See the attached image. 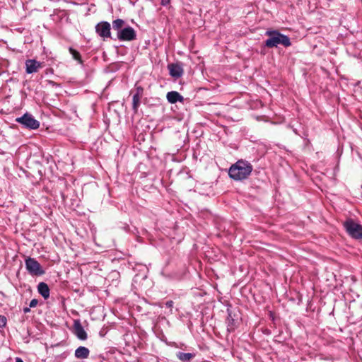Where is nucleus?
Returning <instances> with one entry per match:
<instances>
[{"label":"nucleus","mask_w":362,"mask_h":362,"mask_svg":"<svg viewBox=\"0 0 362 362\" xmlns=\"http://www.w3.org/2000/svg\"><path fill=\"white\" fill-rule=\"evenodd\" d=\"M344 226L351 238L356 240L362 239V225L349 219L344 223Z\"/></svg>","instance_id":"obj_3"},{"label":"nucleus","mask_w":362,"mask_h":362,"mask_svg":"<svg viewBox=\"0 0 362 362\" xmlns=\"http://www.w3.org/2000/svg\"><path fill=\"white\" fill-rule=\"evenodd\" d=\"M265 35L269 37L264 41V46L267 47H276L279 45L288 47L291 45L290 38L276 30H267Z\"/></svg>","instance_id":"obj_2"},{"label":"nucleus","mask_w":362,"mask_h":362,"mask_svg":"<svg viewBox=\"0 0 362 362\" xmlns=\"http://www.w3.org/2000/svg\"><path fill=\"white\" fill-rule=\"evenodd\" d=\"M7 319L4 315H0V328L6 327Z\"/></svg>","instance_id":"obj_19"},{"label":"nucleus","mask_w":362,"mask_h":362,"mask_svg":"<svg viewBox=\"0 0 362 362\" xmlns=\"http://www.w3.org/2000/svg\"><path fill=\"white\" fill-rule=\"evenodd\" d=\"M251 163L245 160H238L233 164L228 170L229 177L235 180L240 181L247 178L252 171Z\"/></svg>","instance_id":"obj_1"},{"label":"nucleus","mask_w":362,"mask_h":362,"mask_svg":"<svg viewBox=\"0 0 362 362\" xmlns=\"http://www.w3.org/2000/svg\"><path fill=\"white\" fill-rule=\"evenodd\" d=\"M69 51L70 54L72 55V57L76 60L79 64H83V60L81 59V56L80 53L74 49L73 47H70L69 49Z\"/></svg>","instance_id":"obj_18"},{"label":"nucleus","mask_w":362,"mask_h":362,"mask_svg":"<svg viewBox=\"0 0 362 362\" xmlns=\"http://www.w3.org/2000/svg\"><path fill=\"white\" fill-rule=\"evenodd\" d=\"M38 303V300L35 298L31 300V301L30 302V304H29V307L31 308H35L37 306Z\"/></svg>","instance_id":"obj_20"},{"label":"nucleus","mask_w":362,"mask_h":362,"mask_svg":"<svg viewBox=\"0 0 362 362\" xmlns=\"http://www.w3.org/2000/svg\"><path fill=\"white\" fill-rule=\"evenodd\" d=\"M144 88L141 86L135 84V93L132 97V110L134 113H137L139 107L141 105V99L144 95Z\"/></svg>","instance_id":"obj_9"},{"label":"nucleus","mask_w":362,"mask_h":362,"mask_svg":"<svg viewBox=\"0 0 362 362\" xmlns=\"http://www.w3.org/2000/svg\"><path fill=\"white\" fill-rule=\"evenodd\" d=\"M16 122L22 124L23 127L29 129H37L40 127V122L34 118V117L28 112L25 113L22 117H17Z\"/></svg>","instance_id":"obj_4"},{"label":"nucleus","mask_w":362,"mask_h":362,"mask_svg":"<svg viewBox=\"0 0 362 362\" xmlns=\"http://www.w3.org/2000/svg\"><path fill=\"white\" fill-rule=\"evenodd\" d=\"M171 0H161L160 4L163 6H166L170 4Z\"/></svg>","instance_id":"obj_21"},{"label":"nucleus","mask_w":362,"mask_h":362,"mask_svg":"<svg viewBox=\"0 0 362 362\" xmlns=\"http://www.w3.org/2000/svg\"><path fill=\"white\" fill-rule=\"evenodd\" d=\"M170 75L175 78L181 77L184 73L182 66L178 63H173L168 65Z\"/></svg>","instance_id":"obj_12"},{"label":"nucleus","mask_w":362,"mask_h":362,"mask_svg":"<svg viewBox=\"0 0 362 362\" xmlns=\"http://www.w3.org/2000/svg\"><path fill=\"white\" fill-rule=\"evenodd\" d=\"M95 28V33L104 40L107 38L112 39L111 35V25L107 21L99 22L96 24ZM113 40H116V38H113Z\"/></svg>","instance_id":"obj_7"},{"label":"nucleus","mask_w":362,"mask_h":362,"mask_svg":"<svg viewBox=\"0 0 362 362\" xmlns=\"http://www.w3.org/2000/svg\"><path fill=\"white\" fill-rule=\"evenodd\" d=\"M117 39L119 41H133L136 39V33L130 25H126L122 30L117 35Z\"/></svg>","instance_id":"obj_8"},{"label":"nucleus","mask_w":362,"mask_h":362,"mask_svg":"<svg viewBox=\"0 0 362 362\" xmlns=\"http://www.w3.org/2000/svg\"><path fill=\"white\" fill-rule=\"evenodd\" d=\"M16 362H23V361L21 358H16Z\"/></svg>","instance_id":"obj_25"},{"label":"nucleus","mask_w":362,"mask_h":362,"mask_svg":"<svg viewBox=\"0 0 362 362\" xmlns=\"http://www.w3.org/2000/svg\"><path fill=\"white\" fill-rule=\"evenodd\" d=\"M25 71L28 74H34L38 71L42 67V63L35 59H27L25 62Z\"/></svg>","instance_id":"obj_11"},{"label":"nucleus","mask_w":362,"mask_h":362,"mask_svg":"<svg viewBox=\"0 0 362 362\" xmlns=\"http://www.w3.org/2000/svg\"><path fill=\"white\" fill-rule=\"evenodd\" d=\"M126 22L121 19L117 18L112 21V29L117 32V35L119 33V30H122V29L125 27Z\"/></svg>","instance_id":"obj_17"},{"label":"nucleus","mask_w":362,"mask_h":362,"mask_svg":"<svg viewBox=\"0 0 362 362\" xmlns=\"http://www.w3.org/2000/svg\"><path fill=\"white\" fill-rule=\"evenodd\" d=\"M37 291L42 296L45 300H47L49 297V288L48 285L45 282H40L37 285Z\"/></svg>","instance_id":"obj_15"},{"label":"nucleus","mask_w":362,"mask_h":362,"mask_svg":"<svg viewBox=\"0 0 362 362\" xmlns=\"http://www.w3.org/2000/svg\"><path fill=\"white\" fill-rule=\"evenodd\" d=\"M73 333L81 341H85L88 339V334L78 319L74 320Z\"/></svg>","instance_id":"obj_10"},{"label":"nucleus","mask_w":362,"mask_h":362,"mask_svg":"<svg viewBox=\"0 0 362 362\" xmlns=\"http://www.w3.org/2000/svg\"><path fill=\"white\" fill-rule=\"evenodd\" d=\"M90 354V350L85 346H80L75 350L74 356L78 359H86Z\"/></svg>","instance_id":"obj_14"},{"label":"nucleus","mask_w":362,"mask_h":362,"mask_svg":"<svg viewBox=\"0 0 362 362\" xmlns=\"http://www.w3.org/2000/svg\"><path fill=\"white\" fill-rule=\"evenodd\" d=\"M166 98L168 103L175 104L177 102H184V98L177 91H170L167 93Z\"/></svg>","instance_id":"obj_13"},{"label":"nucleus","mask_w":362,"mask_h":362,"mask_svg":"<svg viewBox=\"0 0 362 362\" xmlns=\"http://www.w3.org/2000/svg\"><path fill=\"white\" fill-rule=\"evenodd\" d=\"M48 83L52 85V86H54L57 85V83L52 81H48Z\"/></svg>","instance_id":"obj_24"},{"label":"nucleus","mask_w":362,"mask_h":362,"mask_svg":"<svg viewBox=\"0 0 362 362\" xmlns=\"http://www.w3.org/2000/svg\"><path fill=\"white\" fill-rule=\"evenodd\" d=\"M196 356L195 353H184L182 351H177L176 353V357L182 362H189Z\"/></svg>","instance_id":"obj_16"},{"label":"nucleus","mask_w":362,"mask_h":362,"mask_svg":"<svg viewBox=\"0 0 362 362\" xmlns=\"http://www.w3.org/2000/svg\"><path fill=\"white\" fill-rule=\"evenodd\" d=\"M227 313L228 316L226 320V323L227 325V331L228 332H233L239 326L240 318L239 315L238 314V312L235 310H232L228 308Z\"/></svg>","instance_id":"obj_5"},{"label":"nucleus","mask_w":362,"mask_h":362,"mask_svg":"<svg viewBox=\"0 0 362 362\" xmlns=\"http://www.w3.org/2000/svg\"><path fill=\"white\" fill-rule=\"evenodd\" d=\"M25 267L31 275L41 276L45 274L40 264L34 258L28 257L25 259Z\"/></svg>","instance_id":"obj_6"},{"label":"nucleus","mask_w":362,"mask_h":362,"mask_svg":"<svg viewBox=\"0 0 362 362\" xmlns=\"http://www.w3.org/2000/svg\"><path fill=\"white\" fill-rule=\"evenodd\" d=\"M23 310L24 313H30V307H25V308H23Z\"/></svg>","instance_id":"obj_23"},{"label":"nucleus","mask_w":362,"mask_h":362,"mask_svg":"<svg viewBox=\"0 0 362 362\" xmlns=\"http://www.w3.org/2000/svg\"><path fill=\"white\" fill-rule=\"evenodd\" d=\"M165 306L168 308H171L173 306V302L172 300H168L165 303Z\"/></svg>","instance_id":"obj_22"}]
</instances>
